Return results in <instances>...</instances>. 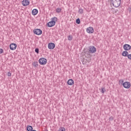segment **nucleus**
<instances>
[{
    "label": "nucleus",
    "instance_id": "nucleus-22",
    "mask_svg": "<svg viewBox=\"0 0 131 131\" xmlns=\"http://www.w3.org/2000/svg\"><path fill=\"white\" fill-rule=\"evenodd\" d=\"M79 13H80V14H82V13H83V10L79 9Z\"/></svg>",
    "mask_w": 131,
    "mask_h": 131
},
{
    "label": "nucleus",
    "instance_id": "nucleus-3",
    "mask_svg": "<svg viewBox=\"0 0 131 131\" xmlns=\"http://www.w3.org/2000/svg\"><path fill=\"white\" fill-rule=\"evenodd\" d=\"M121 4V0H115L113 2V5L115 7V8H118Z\"/></svg>",
    "mask_w": 131,
    "mask_h": 131
},
{
    "label": "nucleus",
    "instance_id": "nucleus-21",
    "mask_svg": "<svg viewBox=\"0 0 131 131\" xmlns=\"http://www.w3.org/2000/svg\"><path fill=\"white\" fill-rule=\"evenodd\" d=\"M105 91H106V90H105L104 89V88H101V93H102V94H104V93H105Z\"/></svg>",
    "mask_w": 131,
    "mask_h": 131
},
{
    "label": "nucleus",
    "instance_id": "nucleus-16",
    "mask_svg": "<svg viewBox=\"0 0 131 131\" xmlns=\"http://www.w3.org/2000/svg\"><path fill=\"white\" fill-rule=\"evenodd\" d=\"M32 65L34 67H37V66H38V62H37V61H34L32 63Z\"/></svg>",
    "mask_w": 131,
    "mask_h": 131
},
{
    "label": "nucleus",
    "instance_id": "nucleus-26",
    "mask_svg": "<svg viewBox=\"0 0 131 131\" xmlns=\"http://www.w3.org/2000/svg\"><path fill=\"white\" fill-rule=\"evenodd\" d=\"M7 75L8 76H12V73L8 72Z\"/></svg>",
    "mask_w": 131,
    "mask_h": 131
},
{
    "label": "nucleus",
    "instance_id": "nucleus-13",
    "mask_svg": "<svg viewBox=\"0 0 131 131\" xmlns=\"http://www.w3.org/2000/svg\"><path fill=\"white\" fill-rule=\"evenodd\" d=\"M122 56H123V57H127L128 56V52L126 50L123 51L122 53Z\"/></svg>",
    "mask_w": 131,
    "mask_h": 131
},
{
    "label": "nucleus",
    "instance_id": "nucleus-12",
    "mask_svg": "<svg viewBox=\"0 0 131 131\" xmlns=\"http://www.w3.org/2000/svg\"><path fill=\"white\" fill-rule=\"evenodd\" d=\"M67 83L69 85H73L74 84V81L72 79H70L68 80Z\"/></svg>",
    "mask_w": 131,
    "mask_h": 131
},
{
    "label": "nucleus",
    "instance_id": "nucleus-17",
    "mask_svg": "<svg viewBox=\"0 0 131 131\" xmlns=\"http://www.w3.org/2000/svg\"><path fill=\"white\" fill-rule=\"evenodd\" d=\"M68 39L70 41L72 40L73 39V37L72 36V35H70L68 36Z\"/></svg>",
    "mask_w": 131,
    "mask_h": 131
},
{
    "label": "nucleus",
    "instance_id": "nucleus-5",
    "mask_svg": "<svg viewBox=\"0 0 131 131\" xmlns=\"http://www.w3.org/2000/svg\"><path fill=\"white\" fill-rule=\"evenodd\" d=\"M123 86L124 89H130L131 86L130 82L129 81H125L123 82Z\"/></svg>",
    "mask_w": 131,
    "mask_h": 131
},
{
    "label": "nucleus",
    "instance_id": "nucleus-15",
    "mask_svg": "<svg viewBox=\"0 0 131 131\" xmlns=\"http://www.w3.org/2000/svg\"><path fill=\"white\" fill-rule=\"evenodd\" d=\"M33 129V128L32 127V126H30V125H28L27 126V130L28 131H32Z\"/></svg>",
    "mask_w": 131,
    "mask_h": 131
},
{
    "label": "nucleus",
    "instance_id": "nucleus-20",
    "mask_svg": "<svg viewBox=\"0 0 131 131\" xmlns=\"http://www.w3.org/2000/svg\"><path fill=\"white\" fill-rule=\"evenodd\" d=\"M76 22L77 24H80V19H79V18L77 19Z\"/></svg>",
    "mask_w": 131,
    "mask_h": 131
},
{
    "label": "nucleus",
    "instance_id": "nucleus-2",
    "mask_svg": "<svg viewBox=\"0 0 131 131\" xmlns=\"http://www.w3.org/2000/svg\"><path fill=\"white\" fill-rule=\"evenodd\" d=\"M57 21L58 18H57L56 17H52L51 18V21H49L47 24V26H48V27H53V26H55V25H56V22H57Z\"/></svg>",
    "mask_w": 131,
    "mask_h": 131
},
{
    "label": "nucleus",
    "instance_id": "nucleus-6",
    "mask_svg": "<svg viewBox=\"0 0 131 131\" xmlns=\"http://www.w3.org/2000/svg\"><path fill=\"white\" fill-rule=\"evenodd\" d=\"M33 32L34 34H36V35H40L42 33V31L39 29H35L33 30Z\"/></svg>",
    "mask_w": 131,
    "mask_h": 131
},
{
    "label": "nucleus",
    "instance_id": "nucleus-27",
    "mask_svg": "<svg viewBox=\"0 0 131 131\" xmlns=\"http://www.w3.org/2000/svg\"><path fill=\"white\" fill-rule=\"evenodd\" d=\"M119 82H121L122 83H123V80H120Z\"/></svg>",
    "mask_w": 131,
    "mask_h": 131
},
{
    "label": "nucleus",
    "instance_id": "nucleus-24",
    "mask_svg": "<svg viewBox=\"0 0 131 131\" xmlns=\"http://www.w3.org/2000/svg\"><path fill=\"white\" fill-rule=\"evenodd\" d=\"M35 51L36 53H37V54H38V53H39L38 49H37V48L35 49Z\"/></svg>",
    "mask_w": 131,
    "mask_h": 131
},
{
    "label": "nucleus",
    "instance_id": "nucleus-9",
    "mask_svg": "<svg viewBox=\"0 0 131 131\" xmlns=\"http://www.w3.org/2000/svg\"><path fill=\"white\" fill-rule=\"evenodd\" d=\"M123 48L125 51H129L131 50V46L128 44H125L123 45Z\"/></svg>",
    "mask_w": 131,
    "mask_h": 131
},
{
    "label": "nucleus",
    "instance_id": "nucleus-25",
    "mask_svg": "<svg viewBox=\"0 0 131 131\" xmlns=\"http://www.w3.org/2000/svg\"><path fill=\"white\" fill-rule=\"evenodd\" d=\"M3 53H4V50L0 49V54H3Z\"/></svg>",
    "mask_w": 131,
    "mask_h": 131
},
{
    "label": "nucleus",
    "instance_id": "nucleus-10",
    "mask_svg": "<svg viewBox=\"0 0 131 131\" xmlns=\"http://www.w3.org/2000/svg\"><path fill=\"white\" fill-rule=\"evenodd\" d=\"M86 31L87 33H94V28L89 27L86 29Z\"/></svg>",
    "mask_w": 131,
    "mask_h": 131
},
{
    "label": "nucleus",
    "instance_id": "nucleus-8",
    "mask_svg": "<svg viewBox=\"0 0 131 131\" xmlns=\"http://www.w3.org/2000/svg\"><path fill=\"white\" fill-rule=\"evenodd\" d=\"M10 49L11 51H15L17 49V44L12 43L10 45Z\"/></svg>",
    "mask_w": 131,
    "mask_h": 131
},
{
    "label": "nucleus",
    "instance_id": "nucleus-14",
    "mask_svg": "<svg viewBox=\"0 0 131 131\" xmlns=\"http://www.w3.org/2000/svg\"><path fill=\"white\" fill-rule=\"evenodd\" d=\"M37 13H38V10L37 9H33L32 11V14L33 15V16H35V15H37Z\"/></svg>",
    "mask_w": 131,
    "mask_h": 131
},
{
    "label": "nucleus",
    "instance_id": "nucleus-1",
    "mask_svg": "<svg viewBox=\"0 0 131 131\" xmlns=\"http://www.w3.org/2000/svg\"><path fill=\"white\" fill-rule=\"evenodd\" d=\"M95 52H97V49L94 46H90L88 48H84L82 54L86 56H90V54H94Z\"/></svg>",
    "mask_w": 131,
    "mask_h": 131
},
{
    "label": "nucleus",
    "instance_id": "nucleus-23",
    "mask_svg": "<svg viewBox=\"0 0 131 131\" xmlns=\"http://www.w3.org/2000/svg\"><path fill=\"white\" fill-rule=\"evenodd\" d=\"M127 57L129 60H131V54H128V56Z\"/></svg>",
    "mask_w": 131,
    "mask_h": 131
},
{
    "label": "nucleus",
    "instance_id": "nucleus-18",
    "mask_svg": "<svg viewBox=\"0 0 131 131\" xmlns=\"http://www.w3.org/2000/svg\"><path fill=\"white\" fill-rule=\"evenodd\" d=\"M61 11H62V9H61V8H57L56 9V13H61Z\"/></svg>",
    "mask_w": 131,
    "mask_h": 131
},
{
    "label": "nucleus",
    "instance_id": "nucleus-19",
    "mask_svg": "<svg viewBox=\"0 0 131 131\" xmlns=\"http://www.w3.org/2000/svg\"><path fill=\"white\" fill-rule=\"evenodd\" d=\"M59 131H66V129H65L64 127H61L59 129Z\"/></svg>",
    "mask_w": 131,
    "mask_h": 131
},
{
    "label": "nucleus",
    "instance_id": "nucleus-7",
    "mask_svg": "<svg viewBox=\"0 0 131 131\" xmlns=\"http://www.w3.org/2000/svg\"><path fill=\"white\" fill-rule=\"evenodd\" d=\"M21 4L24 7H27V6H29L30 1H29V0H23L21 2Z\"/></svg>",
    "mask_w": 131,
    "mask_h": 131
},
{
    "label": "nucleus",
    "instance_id": "nucleus-11",
    "mask_svg": "<svg viewBox=\"0 0 131 131\" xmlns=\"http://www.w3.org/2000/svg\"><path fill=\"white\" fill-rule=\"evenodd\" d=\"M55 47H56V46L55 45V43L53 42H50L48 44V49L50 50H54Z\"/></svg>",
    "mask_w": 131,
    "mask_h": 131
},
{
    "label": "nucleus",
    "instance_id": "nucleus-4",
    "mask_svg": "<svg viewBox=\"0 0 131 131\" xmlns=\"http://www.w3.org/2000/svg\"><path fill=\"white\" fill-rule=\"evenodd\" d=\"M47 59L43 57L40 58L39 59V63L40 65H46V64H47Z\"/></svg>",
    "mask_w": 131,
    "mask_h": 131
}]
</instances>
